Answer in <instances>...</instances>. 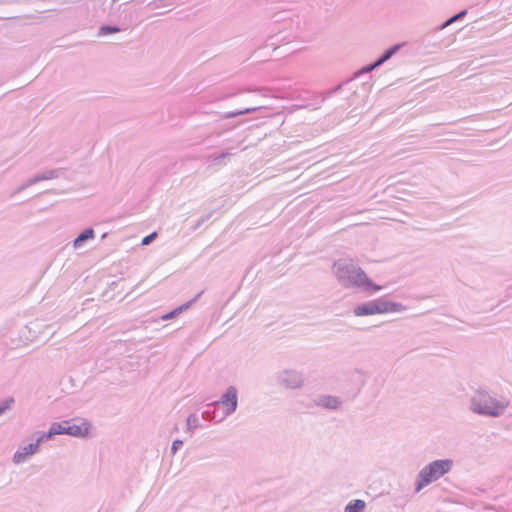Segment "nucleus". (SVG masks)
Returning <instances> with one entry per match:
<instances>
[{
	"label": "nucleus",
	"mask_w": 512,
	"mask_h": 512,
	"mask_svg": "<svg viewBox=\"0 0 512 512\" xmlns=\"http://www.w3.org/2000/svg\"><path fill=\"white\" fill-rule=\"evenodd\" d=\"M334 266L336 267L337 278L346 286L371 288L373 291L382 289L381 286L372 284L365 272L351 261L340 260Z\"/></svg>",
	"instance_id": "obj_1"
},
{
	"label": "nucleus",
	"mask_w": 512,
	"mask_h": 512,
	"mask_svg": "<svg viewBox=\"0 0 512 512\" xmlns=\"http://www.w3.org/2000/svg\"><path fill=\"white\" fill-rule=\"evenodd\" d=\"M116 32H119V28H117V27L104 26L100 29L101 35H107L108 33H116Z\"/></svg>",
	"instance_id": "obj_13"
},
{
	"label": "nucleus",
	"mask_w": 512,
	"mask_h": 512,
	"mask_svg": "<svg viewBox=\"0 0 512 512\" xmlns=\"http://www.w3.org/2000/svg\"><path fill=\"white\" fill-rule=\"evenodd\" d=\"M221 404L227 414H231L237 408V390L230 387L221 399Z\"/></svg>",
	"instance_id": "obj_6"
},
{
	"label": "nucleus",
	"mask_w": 512,
	"mask_h": 512,
	"mask_svg": "<svg viewBox=\"0 0 512 512\" xmlns=\"http://www.w3.org/2000/svg\"><path fill=\"white\" fill-rule=\"evenodd\" d=\"M94 236V231L92 229H87L85 230L83 233H81L74 241V246L75 247H78L80 246V244L87 240V239H91L93 238Z\"/></svg>",
	"instance_id": "obj_10"
},
{
	"label": "nucleus",
	"mask_w": 512,
	"mask_h": 512,
	"mask_svg": "<svg viewBox=\"0 0 512 512\" xmlns=\"http://www.w3.org/2000/svg\"><path fill=\"white\" fill-rule=\"evenodd\" d=\"M8 408V405L7 406H4V407H0V415Z\"/></svg>",
	"instance_id": "obj_18"
},
{
	"label": "nucleus",
	"mask_w": 512,
	"mask_h": 512,
	"mask_svg": "<svg viewBox=\"0 0 512 512\" xmlns=\"http://www.w3.org/2000/svg\"><path fill=\"white\" fill-rule=\"evenodd\" d=\"M156 235V232H153L150 235L144 237L142 239V245H148L156 237Z\"/></svg>",
	"instance_id": "obj_14"
},
{
	"label": "nucleus",
	"mask_w": 512,
	"mask_h": 512,
	"mask_svg": "<svg viewBox=\"0 0 512 512\" xmlns=\"http://www.w3.org/2000/svg\"><path fill=\"white\" fill-rule=\"evenodd\" d=\"M404 310V307L396 302L388 301L384 298L369 301L358 305L354 309L356 316H370L375 314H389L396 313Z\"/></svg>",
	"instance_id": "obj_2"
},
{
	"label": "nucleus",
	"mask_w": 512,
	"mask_h": 512,
	"mask_svg": "<svg viewBox=\"0 0 512 512\" xmlns=\"http://www.w3.org/2000/svg\"><path fill=\"white\" fill-rule=\"evenodd\" d=\"M366 504L363 500L357 499L348 503L345 507V512H362Z\"/></svg>",
	"instance_id": "obj_9"
},
{
	"label": "nucleus",
	"mask_w": 512,
	"mask_h": 512,
	"mask_svg": "<svg viewBox=\"0 0 512 512\" xmlns=\"http://www.w3.org/2000/svg\"><path fill=\"white\" fill-rule=\"evenodd\" d=\"M43 440H44V438L41 435L37 439L36 443L29 444L28 446L24 447L21 451L16 452L15 455H14V458H13L14 462L15 463H21V462H23L25 460V458L27 456L33 455L34 453H36L37 450H38V446H39L40 442L43 441Z\"/></svg>",
	"instance_id": "obj_7"
},
{
	"label": "nucleus",
	"mask_w": 512,
	"mask_h": 512,
	"mask_svg": "<svg viewBox=\"0 0 512 512\" xmlns=\"http://www.w3.org/2000/svg\"><path fill=\"white\" fill-rule=\"evenodd\" d=\"M451 466L450 460H436L430 463L419 474L417 490L419 491L431 482L438 480L451 469Z\"/></svg>",
	"instance_id": "obj_3"
},
{
	"label": "nucleus",
	"mask_w": 512,
	"mask_h": 512,
	"mask_svg": "<svg viewBox=\"0 0 512 512\" xmlns=\"http://www.w3.org/2000/svg\"><path fill=\"white\" fill-rule=\"evenodd\" d=\"M323 405L335 409L339 406V401L334 397H327L323 400Z\"/></svg>",
	"instance_id": "obj_11"
},
{
	"label": "nucleus",
	"mask_w": 512,
	"mask_h": 512,
	"mask_svg": "<svg viewBox=\"0 0 512 512\" xmlns=\"http://www.w3.org/2000/svg\"><path fill=\"white\" fill-rule=\"evenodd\" d=\"M255 110H256V108H248V109H245L244 111H239L237 113H232L230 116L241 115V114L249 113V112H252V111H255Z\"/></svg>",
	"instance_id": "obj_15"
},
{
	"label": "nucleus",
	"mask_w": 512,
	"mask_h": 512,
	"mask_svg": "<svg viewBox=\"0 0 512 512\" xmlns=\"http://www.w3.org/2000/svg\"><path fill=\"white\" fill-rule=\"evenodd\" d=\"M67 429L68 435L83 438L89 436L91 425L86 420L74 419L68 421Z\"/></svg>",
	"instance_id": "obj_5"
},
{
	"label": "nucleus",
	"mask_w": 512,
	"mask_h": 512,
	"mask_svg": "<svg viewBox=\"0 0 512 512\" xmlns=\"http://www.w3.org/2000/svg\"><path fill=\"white\" fill-rule=\"evenodd\" d=\"M396 49H397V47H393L391 50L387 51L385 53V55L376 62L374 67L380 65L381 63H383L384 61L389 59L391 57V55L395 52Z\"/></svg>",
	"instance_id": "obj_12"
},
{
	"label": "nucleus",
	"mask_w": 512,
	"mask_h": 512,
	"mask_svg": "<svg viewBox=\"0 0 512 512\" xmlns=\"http://www.w3.org/2000/svg\"><path fill=\"white\" fill-rule=\"evenodd\" d=\"M182 445V441L176 440L172 444V450L175 452Z\"/></svg>",
	"instance_id": "obj_16"
},
{
	"label": "nucleus",
	"mask_w": 512,
	"mask_h": 512,
	"mask_svg": "<svg viewBox=\"0 0 512 512\" xmlns=\"http://www.w3.org/2000/svg\"><path fill=\"white\" fill-rule=\"evenodd\" d=\"M505 406L504 403L497 402L485 393H478L473 399V410L478 413L498 416L503 412Z\"/></svg>",
	"instance_id": "obj_4"
},
{
	"label": "nucleus",
	"mask_w": 512,
	"mask_h": 512,
	"mask_svg": "<svg viewBox=\"0 0 512 512\" xmlns=\"http://www.w3.org/2000/svg\"><path fill=\"white\" fill-rule=\"evenodd\" d=\"M464 14H465V12H461L460 14H458V15H456V16H454V17H452L451 19H449V20L447 21L446 25H448V24L452 23L453 21H455L456 19L460 18V17H461V16H463Z\"/></svg>",
	"instance_id": "obj_17"
},
{
	"label": "nucleus",
	"mask_w": 512,
	"mask_h": 512,
	"mask_svg": "<svg viewBox=\"0 0 512 512\" xmlns=\"http://www.w3.org/2000/svg\"><path fill=\"white\" fill-rule=\"evenodd\" d=\"M67 426H68V421H62L60 423H54L50 427L49 431L47 433L43 434L42 436H43L44 439H50L54 435L68 434Z\"/></svg>",
	"instance_id": "obj_8"
}]
</instances>
